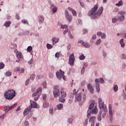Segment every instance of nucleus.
<instances>
[{
	"mask_svg": "<svg viewBox=\"0 0 126 126\" xmlns=\"http://www.w3.org/2000/svg\"><path fill=\"white\" fill-rule=\"evenodd\" d=\"M123 2L122 0H120L118 3L116 4V6H122L123 5Z\"/></svg>",
	"mask_w": 126,
	"mask_h": 126,
	"instance_id": "obj_32",
	"label": "nucleus"
},
{
	"mask_svg": "<svg viewBox=\"0 0 126 126\" xmlns=\"http://www.w3.org/2000/svg\"><path fill=\"white\" fill-rule=\"evenodd\" d=\"M84 59H85V56H84V55L82 54L79 56V59L81 60V61H83Z\"/></svg>",
	"mask_w": 126,
	"mask_h": 126,
	"instance_id": "obj_42",
	"label": "nucleus"
},
{
	"mask_svg": "<svg viewBox=\"0 0 126 126\" xmlns=\"http://www.w3.org/2000/svg\"><path fill=\"white\" fill-rule=\"evenodd\" d=\"M101 43H102V40H101V39H97L95 42V45L96 46H98V45H100V44H101Z\"/></svg>",
	"mask_w": 126,
	"mask_h": 126,
	"instance_id": "obj_35",
	"label": "nucleus"
},
{
	"mask_svg": "<svg viewBox=\"0 0 126 126\" xmlns=\"http://www.w3.org/2000/svg\"><path fill=\"white\" fill-rule=\"evenodd\" d=\"M102 34H103V33H102V32H98L96 33V35H97L99 37H100V36H102Z\"/></svg>",
	"mask_w": 126,
	"mask_h": 126,
	"instance_id": "obj_59",
	"label": "nucleus"
},
{
	"mask_svg": "<svg viewBox=\"0 0 126 126\" xmlns=\"http://www.w3.org/2000/svg\"><path fill=\"white\" fill-rule=\"evenodd\" d=\"M102 113H103V111H100L97 116V121L99 122L102 121Z\"/></svg>",
	"mask_w": 126,
	"mask_h": 126,
	"instance_id": "obj_22",
	"label": "nucleus"
},
{
	"mask_svg": "<svg viewBox=\"0 0 126 126\" xmlns=\"http://www.w3.org/2000/svg\"><path fill=\"white\" fill-rule=\"evenodd\" d=\"M21 22L23 23V24H28V21L25 19L22 20Z\"/></svg>",
	"mask_w": 126,
	"mask_h": 126,
	"instance_id": "obj_45",
	"label": "nucleus"
},
{
	"mask_svg": "<svg viewBox=\"0 0 126 126\" xmlns=\"http://www.w3.org/2000/svg\"><path fill=\"white\" fill-rule=\"evenodd\" d=\"M31 110H32L31 106H29L27 108L25 109L23 113L24 116H27V115H28V113H29V112H30Z\"/></svg>",
	"mask_w": 126,
	"mask_h": 126,
	"instance_id": "obj_18",
	"label": "nucleus"
},
{
	"mask_svg": "<svg viewBox=\"0 0 126 126\" xmlns=\"http://www.w3.org/2000/svg\"><path fill=\"white\" fill-rule=\"evenodd\" d=\"M35 77H36V75H35L34 74H32L30 76L29 79H31L32 80H33V79H35Z\"/></svg>",
	"mask_w": 126,
	"mask_h": 126,
	"instance_id": "obj_38",
	"label": "nucleus"
},
{
	"mask_svg": "<svg viewBox=\"0 0 126 126\" xmlns=\"http://www.w3.org/2000/svg\"><path fill=\"white\" fill-rule=\"evenodd\" d=\"M109 113L110 118H113V110L112 109V105L109 104Z\"/></svg>",
	"mask_w": 126,
	"mask_h": 126,
	"instance_id": "obj_19",
	"label": "nucleus"
},
{
	"mask_svg": "<svg viewBox=\"0 0 126 126\" xmlns=\"http://www.w3.org/2000/svg\"><path fill=\"white\" fill-rule=\"evenodd\" d=\"M83 33L84 34H87V33L88 32V30L87 29H84L83 30Z\"/></svg>",
	"mask_w": 126,
	"mask_h": 126,
	"instance_id": "obj_62",
	"label": "nucleus"
},
{
	"mask_svg": "<svg viewBox=\"0 0 126 126\" xmlns=\"http://www.w3.org/2000/svg\"><path fill=\"white\" fill-rule=\"evenodd\" d=\"M9 109V106H5L4 107V112H5V113H7V112H8V111H9L10 110V109Z\"/></svg>",
	"mask_w": 126,
	"mask_h": 126,
	"instance_id": "obj_39",
	"label": "nucleus"
},
{
	"mask_svg": "<svg viewBox=\"0 0 126 126\" xmlns=\"http://www.w3.org/2000/svg\"><path fill=\"white\" fill-rule=\"evenodd\" d=\"M112 23H117V22L119 21V19L118 18H117V17H114V18H112Z\"/></svg>",
	"mask_w": 126,
	"mask_h": 126,
	"instance_id": "obj_28",
	"label": "nucleus"
},
{
	"mask_svg": "<svg viewBox=\"0 0 126 126\" xmlns=\"http://www.w3.org/2000/svg\"><path fill=\"white\" fill-rule=\"evenodd\" d=\"M87 88L88 90L90 91L91 94H94V89L93 88V87H92V85H91V84H88Z\"/></svg>",
	"mask_w": 126,
	"mask_h": 126,
	"instance_id": "obj_13",
	"label": "nucleus"
},
{
	"mask_svg": "<svg viewBox=\"0 0 126 126\" xmlns=\"http://www.w3.org/2000/svg\"><path fill=\"white\" fill-rule=\"evenodd\" d=\"M74 119V117L73 115H71L70 117L68 118L67 123L70 124H72Z\"/></svg>",
	"mask_w": 126,
	"mask_h": 126,
	"instance_id": "obj_20",
	"label": "nucleus"
},
{
	"mask_svg": "<svg viewBox=\"0 0 126 126\" xmlns=\"http://www.w3.org/2000/svg\"><path fill=\"white\" fill-rule=\"evenodd\" d=\"M83 46L85 47V48H90V44H89L88 42H84Z\"/></svg>",
	"mask_w": 126,
	"mask_h": 126,
	"instance_id": "obj_34",
	"label": "nucleus"
},
{
	"mask_svg": "<svg viewBox=\"0 0 126 126\" xmlns=\"http://www.w3.org/2000/svg\"><path fill=\"white\" fill-rule=\"evenodd\" d=\"M88 124V119H87L85 120L84 123V126H87V124Z\"/></svg>",
	"mask_w": 126,
	"mask_h": 126,
	"instance_id": "obj_50",
	"label": "nucleus"
},
{
	"mask_svg": "<svg viewBox=\"0 0 126 126\" xmlns=\"http://www.w3.org/2000/svg\"><path fill=\"white\" fill-rule=\"evenodd\" d=\"M95 120L96 117L93 116L90 118L89 123L91 124V126H94L95 125Z\"/></svg>",
	"mask_w": 126,
	"mask_h": 126,
	"instance_id": "obj_14",
	"label": "nucleus"
},
{
	"mask_svg": "<svg viewBox=\"0 0 126 126\" xmlns=\"http://www.w3.org/2000/svg\"><path fill=\"white\" fill-rule=\"evenodd\" d=\"M49 103L48 102H44L43 104V108H48L49 107Z\"/></svg>",
	"mask_w": 126,
	"mask_h": 126,
	"instance_id": "obj_31",
	"label": "nucleus"
},
{
	"mask_svg": "<svg viewBox=\"0 0 126 126\" xmlns=\"http://www.w3.org/2000/svg\"><path fill=\"white\" fill-rule=\"evenodd\" d=\"M64 13H65V17L67 19V21L69 23L71 22V21L72 20V16L69 15V13H68V11H67V10H65L64 11Z\"/></svg>",
	"mask_w": 126,
	"mask_h": 126,
	"instance_id": "obj_11",
	"label": "nucleus"
},
{
	"mask_svg": "<svg viewBox=\"0 0 126 126\" xmlns=\"http://www.w3.org/2000/svg\"><path fill=\"white\" fill-rule=\"evenodd\" d=\"M68 36L70 39H73V36H72V34H71V32H69L68 33Z\"/></svg>",
	"mask_w": 126,
	"mask_h": 126,
	"instance_id": "obj_52",
	"label": "nucleus"
},
{
	"mask_svg": "<svg viewBox=\"0 0 126 126\" xmlns=\"http://www.w3.org/2000/svg\"><path fill=\"white\" fill-rule=\"evenodd\" d=\"M12 74V73L11 72L8 71L6 72V76H11V75Z\"/></svg>",
	"mask_w": 126,
	"mask_h": 126,
	"instance_id": "obj_44",
	"label": "nucleus"
},
{
	"mask_svg": "<svg viewBox=\"0 0 126 126\" xmlns=\"http://www.w3.org/2000/svg\"><path fill=\"white\" fill-rule=\"evenodd\" d=\"M4 63H3L2 62L0 63V69L4 68Z\"/></svg>",
	"mask_w": 126,
	"mask_h": 126,
	"instance_id": "obj_40",
	"label": "nucleus"
},
{
	"mask_svg": "<svg viewBox=\"0 0 126 126\" xmlns=\"http://www.w3.org/2000/svg\"><path fill=\"white\" fill-rule=\"evenodd\" d=\"M86 83V80H83L81 82V86H84L85 85V84Z\"/></svg>",
	"mask_w": 126,
	"mask_h": 126,
	"instance_id": "obj_48",
	"label": "nucleus"
},
{
	"mask_svg": "<svg viewBox=\"0 0 126 126\" xmlns=\"http://www.w3.org/2000/svg\"><path fill=\"white\" fill-rule=\"evenodd\" d=\"M40 96H41V95L40 94H38L36 97H35L33 98V100L34 101H38V99H39V98H40Z\"/></svg>",
	"mask_w": 126,
	"mask_h": 126,
	"instance_id": "obj_46",
	"label": "nucleus"
},
{
	"mask_svg": "<svg viewBox=\"0 0 126 126\" xmlns=\"http://www.w3.org/2000/svg\"><path fill=\"white\" fill-rule=\"evenodd\" d=\"M121 58L123 60H126V55L125 54H122L121 56Z\"/></svg>",
	"mask_w": 126,
	"mask_h": 126,
	"instance_id": "obj_49",
	"label": "nucleus"
},
{
	"mask_svg": "<svg viewBox=\"0 0 126 126\" xmlns=\"http://www.w3.org/2000/svg\"><path fill=\"white\" fill-rule=\"evenodd\" d=\"M91 113L93 114H97L98 113L97 106L95 105L94 107L91 110Z\"/></svg>",
	"mask_w": 126,
	"mask_h": 126,
	"instance_id": "obj_24",
	"label": "nucleus"
},
{
	"mask_svg": "<svg viewBox=\"0 0 126 126\" xmlns=\"http://www.w3.org/2000/svg\"><path fill=\"white\" fill-rule=\"evenodd\" d=\"M54 91H53V95L55 98H58L60 95H61V92L60 91V89L59 88V86H54Z\"/></svg>",
	"mask_w": 126,
	"mask_h": 126,
	"instance_id": "obj_7",
	"label": "nucleus"
},
{
	"mask_svg": "<svg viewBox=\"0 0 126 126\" xmlns=\"http://www.w3.org/2000/svg\"><path fill=\"white\" fill-rule=\"evenodd\" d=\"M17 106V103H15L13 105L11 106L10 107H9V110H12V109H14L15 107Z\"/></svg>",
	"mask_w": 126,
	"mask_h": 126,
	"instance_id": "obj_37",
	"label": "nucleus"
},
{
	"mask_svg": "<svg viewBox=\"0 0 126 126\" xmlns=\"http://www.w3.org/2000/svg\"><path fill=\"white\" fill-rule=\"evenodd\" d=\"M39 24H43V22L45 20V17L43 16L40 15L38 17Z\"/></svg>",
	"mask_w": 126,
	"mask_h": 126,
	"instance_id": "obj_17",
	"label": "nucleus"
},
{
	"mask_svg": "<svg viewBox=\"0 0 126 126\" xmlns=\"http://www.w3.org/2000/svg\"><path fill=\"white\" fill-rule=\"evenodd\" d=\"M29 82H30V80L29 78H28L26 81V83H25V85L26 86H27L28 85V84H29Z\"/></svg>",
	"mask_w": 126,
	"mask_h": 126,
	"instance_id": "obj_56",
	"label": "nucleus"
},
{
	"mask_svg": "<svg viewBox=\"0 0 126 126\" xmlns=\"http://www.w3.org/2000/svg\"><path fill=\"white\" fill-rule=\"evenodd\" d=\"M15 96H16V93L13 90H8L4 94V97L8 100H12Z\"/></svg>",
	"mask_w": 126,
	"mask_h": 126,
	"instance_id": "obj_2",
	"label": "nucleus"
},
{
	"mask_svg": "<svg viewBox=\"0 0 126 126\" xmlns=\"http://www.w3.org/2000/svg\"><path fill=\"white\" fill-rule=\"evenodd\" d=\"M106 33L103 32L102 34H101V39H106Z\"/></svg>",
	"mask_w": 126,
	"mask_h": 126,
	"instance_id": "obj_47",
	"label": "nucleus"
},
{
	"mask_svg": "<svg viewBox=\"0 0 126 126\" xmlns=\"http://www.w3.org/2000/svg\"><path fill=\"white\" fill-rule=\"evenodd\" d=\"M42 86L44 88H46V87H47V83L46 82H43L42 83Z\"/></svg>",
	"mask_w": 126,
	"mask_h": 126,
	"instance_id": "obj_57",
	"label": "nucleus"
},
{
	"mask_svg": "<svg viewBox=\"0 0 126 126\" xmlns=\"http://www.w3.org/2000/svg\"><path fill=\"white\" fill-rule=\"evenodd\" d=\"M75 61V58H74V54H71L68 59V63L70 65L73 66L74 65V61Z\"/></svg>",
	"mask_w": 126,
	"mask_h": 126,
	"instance_id": "obj_9",
	"label": "nucleus"
},
{
	"mask_svg": "<svg viewBox=\"0 0 126 126\" xmlns=\"http://www.w3.org/2000/svg\"><path fill=\"white\" fill-rule=\"evenodd\" d=\"M85 71V68L84 67H83L81 69V74H84V72Z\"/></svg>",
	"mask_w": 126,
	"mask_h": 126,
	"instance_id": "obj_60",
	"label": "nucleus"
},
{
	"mask_svg": "<svg viewBox=\"0 0 126 126\" xmlns=\"http://www.w3.org/2000/svg\"><path fill=\"white\" fill-rule=\"evenodd\" d=\"M104 79L102 78H100L98 79H95V87H96V92L97 93H99L100 92V83H101V84H103L104 83Z\"/></svg>",
	"mask_w": 126,
	"mask_h": 126,
	"instance_id": "obj_4",
	"label": "nucleus"
},
{
	"mask_svg": "<svg viewBox=\"0 0 126 126\" xmlns=\"http://www.w3.org/2000/svg\"><path fill=\"white\" fill-rule=\"evenodd\" d=\"M51 8L52 9V12H54V13H56V12H57V10H58V8L53 4L51 5Z\"/></svg>",
	"mask_w": 126,
	"mask_h": 126,
	"instance_id": "obj_21",
	"label": "nucleus"
},
{
	"mask_svg": "<svg viewBox=\"0 0 126 126\" xmlns=\"http://www.w3.org/2000/svg\"><path fill=\"white\" fill-rule=\"evenodd\" d=\"M36 93H39V95H41V93H42V87H39L37 89L36 91Z\"/></svg>",
	"mask_w": 126,
	"mask_h": 126,
	"instance_id": "obj_30",
	"label": "nucleus"
},
{
	"mask_svg": "<svg viewBox=\"0 0 126 126\" xmlns=\"http://www.w3.org/2000/svg\"><path fill=\"white\" fill-rule=\"evenodd\" d=\"M98 105H99V108L100 110V111H104L105 112L106 111V110H108V108H107V106L106 104H104V101H103V99L101 98H98Z\"/></svg>",
	"mask_w": 126,
	"mask_h": 126,
	"instance_id": "obj_3",
	"label": "nucleus"
},
{
	"mask_svg": "<svg viewBox=\"0 0 126 126\" xmlns=\"http://www.w3.org/2000/svg\"><path fill=\"white\" fill-rule=\"evenodd\" d=\"M56 108L57 110H63V104L62 103H60L56 106Z\"/></svg>",
	"mask_w": 126,
	"mask_h": 126,
	"instance_id": "obj_23",
	"label": "nucleus"
},
{
	"mask_svg": "<svg viewBox=\"0 0 126 126\" xmlns=\"http://www.w3.org/2000/svg\"><path fill=\"white\" fill-rule=\"evenodd\" d=\"M46 48H47L48 50H51V49L53 48V45L49 43H47L46 45Z\"/></svg>",
	"mask_w": 126,
	"mask_h": 126,
	"instance_id": "obj_36",
	"label": "nucleus"
},
{
	"mask_svg": "<svg viewBox=\"0 0 126 126\" xmlns=\"http://www.w3.org/2000/svg\"><path fill=\"white\" fill-rule=\"evenodd\" d=\"M61 28L62 29H67V26L66 25H63V26L62 25L61 26Z\"/></svg>",
	"mask_w": 126,
	"mask_h": 126,
	"instance_id": "obj_55",
	"label": "nucleus"
},
{
	"mask_svg": "<svg viewBox=\"0 0 126 126\" xmlns=\"http://www.w3.org/2000/svg\"><path fill=\"white\" fill-rule=\"evenodd\" d=\"M72 13L73 16H76V11H75V10H72Z\"/></svg>",
	"mask_w": 126,
	"mask_h": 126,
	"instance_id": "obj_58",
	"label": "nucleus"
},
{
	"mask_svg": "<svg viewBox=\"0 0 126 126\" xmlns=\"http://www.w3.org/2000/svg\"><path fill=\"white\" fill-rule=\"evenodd\" d=\"M49 114H50L51 116H53L55 114V111L54 110V109H53V108H50L49 109Z\"/></svg>",
	"mask_w": 126,
	"mask_h": 126,
	"instance_id": "obj_29",
	"label": "nucleus"
},
{
	"mask_svg": "<svg viewBox=\"0 0 126 126\" xmlns=\"http://www.w3.org/2000/svg\"><path fill=\"white\" fill-rule=\"evenodd\" d=\"M120 44L122 48H124L125 46H126V43L124 42V38H122L120 40Z\"/></svg>",
	"mask_w": 126,
	"mask_h": 126,
	"instance_id": "obj_27",
	"label": "nucleus"
},
{
	"mask_svg": "<svg viewBox=\"0 0 126 126\" xmlns=\"http://www.w3.org/2000/svg\"><path fill=\"white\" fill-rule=\"evenodd\" d=\"M42 99L43 100H46V99H47V94H42Z\"/></svg>",
	"mask_w": 126,
	"mask_h": 126,
	"instance_id": "obj_53",
	"label": "nucleus"
},
{
	"mask_svg": "<svg viewBox=\"0 0 126 126\" xmlns=\"http://www.w3.org/2000/svg\"><path fill=\"white\" fill-rule=\"evenodd\" d=\"M118 88H118V85H115L113 86V89H114V92H117V91H118Z\"/></svg>",
	"mask_w": 126,
	"mask_h": 126,
	"instance_id": "obj_41",
	"label": "nucleus"
},
{
	"mask_svg": "<svg viewBox=\"0 0 126 126\" xmlns=\"http://www.w3.org/2000/svg\"><path fill=\"white\" fill-rule=\"evenodd\" d=\"M32 46H28V48H27V51L28 52H32Z\"/></svg>",
	"mask_w": 126,
	"mask_h": 126,
	"instance_id": "obj_43",
	"label": "nucleus"
},
{
	"mask_svg": "<svg viewBox=\"0 0 126 126\" xmlns=\"http://www.w3.org/2000/svg\"><path fill=\"white\" fill-rule=\"evenodd\" d=\"M88 66V64L86 63H85L83 64V67H84V68H85V67H87Z\"/></svg>",
	"mask_w": 126,
	"mask_h": 126,
	"instance_id": "obj_61",
	"label": "nucleus"
},
{
	"mask_svg": "<svg viewBox=\"0 0 126 126\" xmlns=\"http://www.w3.org/2000/svg\"><path fill=\"white\" fill-rule=\"evenodd\" d=\"M95 102L93 101V102H92L89 106V109L88 110V114H87V117L88 118H89V117H90V116H91V111L93 109H94V108H95Z\"/></svg>",
	"mask_w": 126,
	"mask_h": 126,
	"instance_id": "obj_8",
	"label": "nucleus"
},
{
	"mask_svg": "<svg viewBox=\"0 0 126 126\" xmlns=\"http://www.w3.org/2000/svg\"><path fill=\"white\" fill-rule=\"evenodd\" d=\"M66 97V93L64 91H61V95L59 96V102H60V103H64L65 102Z\"/></svg>",
	"mask_w": 126,
	"mask_h": 126,
	"instance_id": "obj_6",
	"label": "nucleus"
},
{
	"mask_svg": "<svg viewBox=\"0 0 126 126\" xmlns=\"http://www.w3.org/2000/svg\"><path fill=\"white\" fill-rule=\"evenodd\" d=\"M24 126H29V123L27 121H26L24 123Z\"/></svg>",
	"mask_w": 126,
	"mask_h": 126,
	"instance_id": "obj_64",
	"label": "nucleus"
},
{
	"mask_svg": "<svg viewBox=\"0 0 126 126\" xmlns=\"http://www.w3.org/2000/svg\"><path fill=\"white\" fill-rule=\"evenodd\" d=\"M98 4H95L89 12L88 14V16L91 17V19H95V18H97L98 16H100V15H102L104 8L103 7H100L98 9ZM97 9H98L97 11Z\"/></svg>",
	"mask_w": 126,
	"mask_h": 126,
	"instance_id": "obj_1",
	"label": "nucleus"
},
{
	"mask_svg": "<svg viewBox=\"0 0 126 126\" xmlns=\"http://www.w3.org/2000/svg\"><path fill=\"white\" fill-rule=\"evenodd\" d=\"M70 48H71V45L70 44L68 43L67 45V49L68 51H69L70 50Z\"/></svg>",
	"mask_w": 126,
	"mask_h": 126,
	"instance_id": "obj_54",
	"label": "nucleus"
},
{
	"mask_svg": "<svg viewBox=\"0 0 126 126\" xmlns=\"http://www.w3.org/2000/svg\"><path fill=\"white\" fill-rule=\"evenodd\" d=\"M102 56L104 58H106V57H107V53H106L105 51H102Z\"/></svg>",
	"mask_w": 126,
	"mask_h": 126,
	"instance_id": "obj_51",
	"label": "nucleus"
},
{
	"mask_svg": "<svg viewBox=\"0 0 126 126\" xmlns=\"http://www.w3.org/2000/svg\"><path fill=\"white\" fill-rule=\"evenodd\" d=\"M16 57L18 60H22L23 59V57H22V53L20 52L16 54Z\"/></svg>",
	"mask_w": 126,
	"mask_h": 126,
	"instance_id": "obj_25",
	"label": "nucleus"
},
{
	"mask_svg": "<svg viewBox=\"0 0 126 126\" xmlns=\"http://www.w3.org/2000/svg\"><path fill=\"white\" fill-rule=\"evenodd\" d=\"M107 112H108V110H106V111H102V117L103 119H105V118L106 117V115H107Z\"/></svg>",
	"mask_w": 126,
	"mask_h": 126,
	"instance_id": "obj_33",
	"label": "nucleus"
},
{
	"mask_svg": "<svg viewBox=\"0 0 126 126\" xmlns=\"http://www.w3.org/2000/svg\"><path fill=\"white\" fill-rule=\"evenodd\" d=\"M73 95H75V102H79L80 101H81V99L82 98L81 94H77V92H75L73 93Z\"/></svg>",
	"mask_w": 126,
	"mask_h": 126,
	"instance_id": "obj_10",
	"label": "nucleus"
},
{
	"mask_svg": "<svg viewBox=\"0 0 126 126\" xmlns=\"http://www.w3.org/2000/svg\"><path fill=\"white\" fill-rule=\"evenodd\" d=\"M10 24H11V21H6L4 24L3 26H4V27L8 28L10 26Z\"/></svg>",
	"mask_w": 126,
	"mask_h": 126,
	"instance_id": "obj_26",
	"label": "nucleus"
},
{
	"mask_svg": "<svg viewBox=\"0 0 126 126\" xmlns=\"http://www.w3.org/2000/svg\"><path fill=\"white\" fill-rule=\"evenodd\" d=\"M37 94H38V93L35 92L32 94V97H36V96H37Z\"/></svg>",
	"mask_w": 126,
	"mask_h": 126,
	"instance_id": "obj_63",
	"label": "nucleus"
},
{
	"mask_svg": "<svg viewBox=\"0 0 126 126\" xmlns=\"http://www.w3.org/2000/svg\"><path fill=\"white\" fill-rule=\"evenodd\" d=\"M30 103H31V105L29 106L31 107L32 109V108H33L34 109H39V107H38V104H37V102L32 100H31Z\"/></svg>",
	"mask_w": 126,
	"mask_h": 126,
	"instance_id": "obj_12",
	"label": "nucleus"
},
{
	"mask_svg": "<svg viewBox=\"0 0 126 126\" xmlns=\"http://www.w3.org/2000/svg\"><path fill=\"white\" fill-rule=\"evenodd\" d=\"M60 41V38L57 37H53L52 39V42L53 46H55L57 43H58Z\"/></svg>",
	"mask_w": 126,
	"mask_h": 126,
	"instance_id": "obj_16",
	"label": "nucleus"
},
{
	"mask_svg": "<svg viewBox=\"0 0 126 126\" xmlns=\"http://www.w3.org/2000/svg\"><path fill=\"white\" fill-rule=\"evenodd\" d=\"M63 72H64L62 71V69L60 70V72L58 71L56 72V76L57 78L59 79V80H61V79H62V77H63V75H62V74L63 73Z\"/></svg>",
	"mask_w": 126,
	"mask_h": 126,
	"instance_id": "obj_15",
	"label": "nucleus"
},
{
	"mask_svg": "<svg viewBox=\"0 0 126 126\" xmlns=\"http://www.w3.org/2000/svg\"><path fill=\"white\" fill-rule=\"evenodd\" d=\"M126 11L122 10L121 11H118V20L120 22H123L126 20Z\"/></svg>",
	"mask_w": 126,
	"mask_h": 126,
	"instance_id": "obj_5",
	"label": "nucleus"
}]
</instances>
